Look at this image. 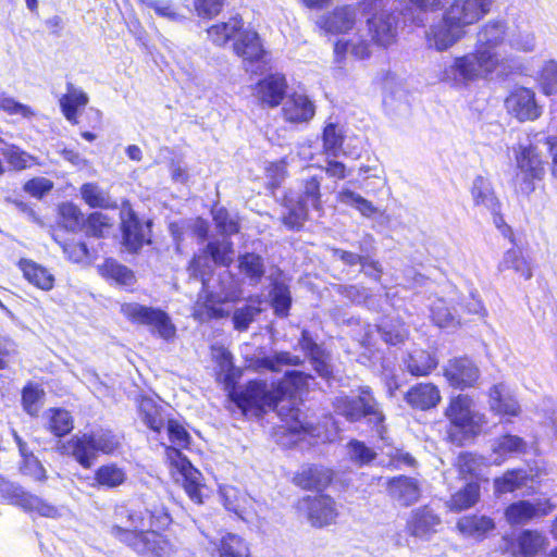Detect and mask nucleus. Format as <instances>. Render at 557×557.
I'll list each match as a JSON object with an SVG mask.
<instances>
[{
	"instance_id": "e2e57ef3",
	"label": "nucleus",
	"mask_w": 557,
	"mask_h": 557,
	"mask_svg": "<svg viewBox=\"0 0 557 557\" xmlns=\"http://www.w3.org/2000/svg\"><path fill=\"white\" fill-rule=\"evenodd\" d=\"M143 2L151 8L156 14L170 21H183L185 15L180 12L171 0H143Z\"/></svg>"
},
{
	"instance_id": "4468645a",
	"label": "nucleus",
	"mask_w": 557,
	"mask_h": 557,
	"mask_svg": "<svg viewBox=\"0 0 557 557\" xmlns=\"http://www.w3.org/2000/svg\"><path fill=\"white\" fill-rule=\"evenodd\" d=\"M123 244L131 251H137L150 243V222L143 224L131 208L121 210Z\"/></svg>"
},
{
	"instance_id": "bf43d9fd",
	"label": "nucleus",
	"mask_w": 557,
	"mask_h": 557,
	"mask_svg": "<svg viewBox=\"0 0 557 557\" xmlns=\"http://www.w3.org/2000/svg\"><path fill=\"white\" fill-rule=\"evenodd\" d=\"M383 102L386 112L391 116L406 117L410 113V104L404 91H399L397 96L394 94L385 95Z\"/></svg>"
},
{
	"instance_id": "393cba45",
	"label": "nucleus",
	"mask_w": 557,
	"mask_h": 557,
	"mask_svg": "<svg viewBox=\"0 0 557 557\" xmlns=\"http://www.w3.org/2000/svg\"><path fill=\"white\" fill-rule=\"evenodd\" d=\"M405 399L412 408L429 410L437 406L441 393L438 387L432 383H420L407 392Z\"/></svg>"
},
{
	"instance_id": "4c0bfd02",
	"label": "nucleus",
	"mask_w": 557,
	"mask_h": 557,
	"mask_svg": "<svg viewBox=\"0 0 557 557\" xmlns=\"http://www.w3.org/2000/svg\"><path fill=\"white\" fill-rule=\"evenodd\" d=\"M471 194L476 206H482L492 213L498 211V200L494 195L490 182L483 176L474 178Z\"/></svg>"
},
{
	"instance_id": "774afa93",
	"label": "nucleus",
	"mask_w": 557,
	"mask_h": 557,
	"mask_svg": "<svg viewBox=\"0 0 557 557\" xmlns=\"http://www.w3.org/2000/svg\"><path fill=\"white\" fill-rule=\"evenodd\" d=\"M212 213L215 226L221 234L230 236L238 232L237 222L231 218L225 209H214Z\"/></svg>"
},
{
	"instance_id": "c9c22d12",
	"label": "nucleus",
	"mask_w": 557,
	"mask_h": 557,
	"mask_svg": "<svg viewBox=\"0 0 557 557\" xmlns=\"http://www.w3.org/2000/svg\"><path fill=\"white\" fill-rule=\"evenodd\" d=\"M301 359L298 356L292 355L288 351H275L271 356L260 357L251 361L250 366L256 371L263 369L273 372L281 371L284 366H298Z\"/></svg>"
},
{
	"instance_id": "20e7f679",
	"label": "nucleus",
	"mask_w": 557,
	"mask_h": 557,
	"mask_svg": "<svg viewBox=\"0 0 557 557\" xmlns=\"http://www.w3.org/2000/svg\"><path fill=\"white\" fill-rule=\"evenodd\" d=\"M169 441L172 445L165 446V458L170 465L174 480L185 490L188 497L195 504L202 503L201 473L193 467L190 461L182 454V448H187L190 436L183 425L176 420L166 423Z\"/></svg>"
},
{
	"instance_id": "ea45409f",
	"label": "nucleus",
	"mask_w": 557,
	"mask_h": 557,
	"mask_svg": "<svg viewBox=\"0 0 557 557\" xmlns=\"http://www.w3.org/2000/svg\"><path fill=\"white\" fill-rule=\"evenodd\" d=\"M216 546L219 557H250L245 541L236 534L227 533L219 542L211 541Z\"/></svg>"
},
{
	"instance_id": "7c9ffc66",
	"label": "nucleus",
	"mask_w": 557,
	"mask_h": 557,
	"mask_svg": "<svg viewBox=\"0 0 557 557\" xmlns=\"http://www.w3.org/2000/svg\"><path fill=\"white\" fill-rule=\"evenodd\" d=\"M457 529L463 536L481 541L495 529V523L486 516H465L458 520Z\"/></svg>"
},
{
	"instance_id": "58836bf2",
	"label": "nucleus",
	"mask_w": 557,
	"mask_h": 557,
	"mask_svg": "<svg viewBox=\"0 0 557 557\" xmlns=\"http://www.w3.org/2000/svg\"><path fill=\"white\" fill-rule=\"evenodd\" d=\"M239 271L248 278L250 285H257L265 273L263 258L253 252H247L238 259Z\"/></svg>"
},
{
	"instance_id": "7ed1b4c3",
	"label": "nucleus",
	"mask_w": 557,
	"mask_h": 557,
	"mask_svg": "<svg viewBox=\"0 0 557 557\" xmlns=\"http://www.w3.org/2000/svg\"><path fill=\"white\" fill-rule=\"evenodd\" d=\"M310 375L305 372L286 371L277 383L269 384L262 380H251L245 385L230 393L231 399L247 414L261 416L270 410H275L282 401L292 398L293 395L305 387Z\"/></svg>"
},
{
	"instance_id": "c756f323",
	"label": "nucleus",
	"mask_w": 557,
	"mask_h": 557,
	"mask_svg": "<svg viewBox=\"0 0 557 557\" xmlns=\"http://www.w3.org/2000/svg\"><path fill=\"white\" fill-rule=\"evenodd\" d=\"M513 152L516 169L527 172L532 171L535 173H545L541 152L532 141H528L525 144L520 143L516 148H513Z\"/></svg>"
},
{
	"instance_id": "dca6fc26",
	"label": "nucleus",
	"mask_w": 557,
	"mask_h": 557,
	"mask_svg": "<svg viewBox=\"0 0 557 557\" xmlns=\"http://www.w3.org/2000/svg\"><path fill=\"white\" fill-rule=\"evenodd\" d=\"M444 376L450 386L465 389L474 385L480 371L469 358H454L444 367Z\"/></svg>"
},
{
	"instance_id": "2eb2a0df",
	"label": "nucleus",
	"mask_w": 557,
	"mask_h": 557,
	"mask_svg": "<svg viewBox=\"0 0 557 557\" xmlns=\"http://www.w3.org/2000/svg\"><path fill=\"white\" fill-rule=\"evenodd\" d=\"M505 103L508 112L522 122L536 120L542 114L534 91L525 87L516 88Z\"/></svg>"
},
{
	"instance_id": "72a5a7b5",
	"label": "nucleus",
	"mask_w": 557,
	"mask_h": 557,
	"mask_svg": "<svg viewBox=\"0 0 557 557\" xmlns=\"http://www.w3.org/2000/svg\"><path fill=\"white\" fill-rule=\"evenodd\" d=\"M18 267L24 277L38 288L50 290L53 287L54 276L46 268L26 259H22Z\"/></svg>"
},
{
	"instance_id": "8fccbe9b",
	"label": "nucleus",
	"mask_w": 557,
	"mask_h": 557,
	"mask_svg": "<svg viewBox=\"0 0 557 557\" xmlns=\"http://www.w3.org/2000/svg\"><path fill=\"white\" fill-rule=\"evenodd\" d=\"M0 110L8 115L20 116L26 120H30L36 115L32 107L18 102L5 92H0Z\"/></svg>"
},
{
	"instance_id": "864d4df0",
	"label": "nucleus",
	"mask_w": 557,
	"mask_h": 557,
	"mask_svg": "<svg viewBox=\"0 0 557 557\" xmlns=\"http://www.w3.org/2000/svg\"><path fill=\"white\" fill-rule=\"evenodd\" d=\"M483 466V458L472 453H461L456 460V467L463 478L480 475Z\"/></svg>"
},
{
	"instance_id": "f3484780",
	"label": "nucleus",
	"mask_w": 557,
	"mask_h": 557,
	"mask_svg": "<svg viewBox=\"0 0 557 557\" xmlns=\"http://www.w3.org/2000/svg\"><path fill=\"white\" fill-rule=\"evenodd\" d=\"M397 14L389 11L374 13L368 18L371 39L382 47L392 45L397 36Z\"/></svg>"
},
{
	"instance_id": "f704fd0d",
	"label": "nucleus",
	"mask_w": 557,
	"mask_h": 557,
	"mask_svg": "<svg viewBox=\"0 0 557 557\" xmlns=\"http://www.w3.org/2000/svg\"><path fill=\"white\" fill-rule=\"evenodd\" d=\"M95 485L103 488H116L123 485L127 479L124 468L114 462L102 465L95 471Z\"/></svg>"
},
{
	"instance_id": "f257e3e1",
	"label": "nucleus",
	"mask_w": 557,
	"mask_h": 557,
	"mask_svg": "<svg viewBox=\"0 0 557 557\" xmlns=\"http://www.w3.org/2000/svg\"><path fill=\"white\" fill-rule=\"evenodd\" d=\"M508 28L507 21L500 17L482 24L476 33L474 51L455 58L444 67L442 79L461 85L490 77L500 65L496 49L506 41Z\"/></svg>"
},
{
	"instance_id": "aec40b11",
	"label": "nucleus",
	"mask_w": 557,
	"mask_h": 557,
	"mask_svg": "<svg viewBox=\"0 0 557 557\" xmlns=\"http://www.w3.org/2000/svg\"><path fill=\"white\" fill-rule=\"evenodd\" d=\"M63 453L72 456L83 468L89 469L98 454L88 433L75 435L63 445Z\"/></svg>"
},
{
	"instance_id": "4d7b16f0",
	"label": "nucleus",
	"mask_w": 557,
	"mask_h": 557,
	"mask_svg": "<svg viewBox=\"0 0 557 557\" xmlns=\"http://www.w3.org/2000/svg\"><path fill=\"white\" fill-rule=\"evenodd\" d=\"M527 443L523 438L512 435L506 434L496 440L494 444V453L500 456H506L509 454H520L525 450Z\"/></svg>"
},
{
	"instance_id": "0e129e2a",
	"label": "nucleus",
	"mask_w": 557,
	"mask_h": 557,
	"mask_svg": "<svg viewBox=\"0 0 557 557\" xmlns=\"http://www.w3.org/2000/svg\"><path fill=\"white\" fill-rule=\"evenodd\" d=\"M379 332L383 341L391 345L403 343L408 335V331L403 324L394 325L388 322H383L379 326Z\"/></svg>"
},
{
	"instance_id": "c03bdc74",
	"label": "nucleus",
	"mask_w": 557,
	"mask_h": 557,
	"mask_svg": "<svg viewBox=\"0 0 557 557\" xmlns=\"http://www.w3.org/2000/svg\"><path fill=\"white\" fill-rule=\"evenodd\" d=\"M480 486L475 482L468 483L462 490L453 495L450 509L456 511L466 510L479 500Z\"/></svg>"
},
{
	"instance_id": "c85d7f7f",
	"label": "nucleus",
	"mask_w": 557,
	"mask_h": 557,
	"mask_svg": "<svg viewBox=\"0 0 557 557\" xmlns=\"http://www.w3.org/2000/svg\"><path fill=\"white\" fill-rule=\"evenodd\" d=\"M332 481V472L315 465L302 466L300 471L294 476V482L305 490H320L325 487Z\"/></svg>"
},
{
	"instance_id": "2f4dec72",
	"label": "nucleus",
	"mask_w": 557,
	"mask_h": 557,
	"mask_svg": "<svg viewBox=\"0 0 557 557\" xmlns=\"http://www.w3.org/2000/svg\"><path fill=\"white\" fill-rule=\"evenodd\" d=\"M332 253L334 258L339 259L346 265L352 267L356 264H361V271L367 276L375 281H380L383 270L379 261L368 259L367 257L359 253L346 251L339 248H333Z\"/></svg>"
},
{
	"instance_id": "13d9d810",
	"label": "nucleus",
	"mask_w": 557,
	"mask_h": 557,
	"mask_svg": "<svg viewBox=\"0 0 557 557\" xmlns=\"http://www.w3.org/2000/svg\"><path fill=\"white\" fill-rule=\"evenodd\" d=\"M350 460L358 466H367L376 457V453L363 442L351 440L347 444Z\"/></svg>"
},
{
	"instance_id": "ddd939ff",
	"label": "nucleus",
	"mask_w": 557,
	"mask_h": 557,
	"mask_svg": "<svg viewBox=\"0 0 557 557\" xmlns=\"http://www.w3.org/2000/svg\"><path fill=\"white\" fill-rule=\"evenodd\" d=\"M239 294L236 289H227L221 293H210L206 296L199 295L194 307V317L200 322L211 319H220L227 315V312L219 305L237 300Z\"/></svg>"
},
{
	"instance_id": "79ce46f5",
	"label": "nucleus",
	"mask_w": 557,
	"mask_h": 557,
	"mask_svg": "<svg viewBox=\"0 0 557 557\" xmlns=\"http://www.w3.org/2000/svg\"><path fill=\"white\" fill-rule=\"evenodd\" d=\"M543 543L544 539L537 532L525 530L516 540L515 554L518 557H532L542 548Z\"/></svg>"
},
{
	"instance_id": "6ab92c4d",
	"label": "nucleus",
	"mask_w": 557,
	"mask_h": 557,
	"mask_svg": "<svg viewBox=\"0 0 557 557\" xmlns=\"http://www.w3.org/2000/svg\"><path fill=\"white\" fill-rule=\"evenodd\" d=\"M441 518L428 506L411 511L407 521L408 532L416 537H429L437 531Z\"/></svg>"
},
{
	"instance_id": "1a4fd4ad",
	"label": "nucleus",
	"mask_w": 557,
	"mask_h": 557,
	"mask_svg": "<svg viewBox=\"0 0 557 557\" xmlns=\"http://www.w3.org/2000/svg\"><path fill=\"white\" fill-rule=\"evenodd\" d=\"M446 416L454 425L472 433L478 432L486 423L485 416L475 409L474 401L468 395L453 398Z\"/></svg>"
},
{
	"instance_id": "09e8293b",
	"label": "nucleus",
	"mask_w": 557,
	"mask_h": 557,
	"mask_svg": "<svg viewBox=\"0 0 557 557\" xmlns=\"http://www.w3.org/2000/svg\"><path fill=\"white\" fill-rule=\"evenodd\" d=\"M139 414L143 422L157 433L164 426V419L160 408L150 399H144L140 403Z\"/></svg>"
},
{
	"instance_id": "b1692460",
	"label": "nucleus",
	"mask_w": 557,
	"mask_h": 557,
	"mask_svg": "<svg viewBox=\"0 0 557 557\" xmlns=\"http://www.w3.org/2000/svg\"><path fill=\"white\" fill-rule=\"evenodd\" d=\"M336 517V504L330 496L319 495L309 502L308 519L313 527L329 525L335 521Z\"/></svg>"
},
{
	"instance_id": "473e14b6",
	"label": "nucleus",
	"mask_w": 557,
	"mask_h": 557,
	"mask_svg": "<svg viewBox=\"0 0 557 557\" xmlns=\"http://www.w3.org/2000/svg\"><path fill=\"white\" fill-rule=\"evenodd\" d=\"M243 28V20L238 15L232 16L227 22L212 25L207 29L208 38L215 46H224L235 36H239Z\"/></svg>"
},
{
	"instance_id": "680f3d73",
	"label": "nucleus",
	"mask_w": 557,
	"mask_h": 557,
	"mask_svg": "<svg viewBox=\"0 0 557 557\" xmlns=\"http://www.w3.org/2000/svg\"><path fill=\"white\" fill-rule=\"evenodd\" d=\"M271 295L274 312L280 317H286L292 305V297L287 286L275 284Z\"/></svg>"
},
{
	"instance_id": "6e6d98bb",
	"label": "nucleus",
	"mask_w": 557,
	"mask_h": 557,
	"mask_svg": "<svg viewBox=\"0 0 557 557\" xmlns=\"http://www.w3.org/2000/svg\"><path fill=\"white\" fill-rule=\"evenodd\" d=\"M543 176L544 173L527 172L516 169L512 178L513 188L516 193L528 196L535 189V181H541Z\"/></svg>"
},
{
	"instance_id": "338daca9",
	"label": "nucleus",
	"mask_w": 557,
	"mask_h": 557,
	"mask_svg": "<svg viewBox=\"0 0 557 557\" xmlns=\"http://www.w3.org/2000/svg\"><path fill=\"white\" fill-rule=\"evenodd\" d=\"M224 2L225 0H194L193 4L199 17L211 20L220 14Z\"/></svg>"
},
{
	"instance_id": "5fc2aeb1",
	"label": "nucleus",
	"mask_w": 557,
	"mask_h": 557,
	"mask_svg": "<svg viewBox=\"0 0 557 557\" xmlns=\"http://www.w3.org/2000/svg\"><path fill=\"white\" fill-rule=\"evenodd\" d=\"M22 508L25 511H35L46 518H58L60 516L59 509L55 506L30 493L23 500Z\"/></svg>"
},
{
	"instance_id": "a878e982",
	"label": "nucleus",
	"mask_w": 557,
	"mask_h": 557,
	"mask_svg": "<svg viewBox=\"0 0 557 557\" xmlns=\"http://www.w3.org/2000/svg\"><path fill=\"white\" fill-rule=\"evenodd\" d=\"M283 114L290 123L308 122L314 115V106L306 95L294 94L284 102Z\"/></svg>"
},
{
	"instance_id": "69168bd1",
	"label": "nucleus",
	"mask_w": 557,
	"mask_h": 557,
	"mask_svg": "<svg viewBox=\"0 0 557 557\" xmlns=\"http://www.w3.org/2000/svg\"><path fill=\"white\" fill-rule=\"evenodd\" d=\"M42 396L44 392L38 386L33 384L26 385L22 393V403L25 411L30 416L37 414Z\"/></svg>"
},
{
	"instance_id": "a18cd8bd",
	"label": "nucleus",
	"mask_w": 557,
	"mask_h": 557,
	"mask_svg": "<svg viewBox=\"0 0 557 557\" xmlns=\"http://www.w3.org/2000/svg\"><path fill=\"white\" fill-rule=\"evenodd\" d=\"M527 481V473L524 470L515 469L507 471L502 478L494 480L495 493L506 494L522 487Z\"/></svg>"
},
{
	"instance_id": "5701e85b",
	"label": "nucleus",
	"mask_w": 557,
	"mask_h": 557,
	"mask_svg": "<svg viewBox=\"0 0 557 557\" xmlns=\"http://www.w3.org/2000/svg\"><path fill=\"white\" fill-rule=\"evenodd\" d=\"M88 95L72 83L66 84V94L59 100L64 117L72 124H77L78 115L88 104Z\"/></svg>"
},
{
	"instance_id": "0eeeda50",
	"label": "nucleus",
	"mask_w": 557,
	"mask_h": 557,
	"mask_svg": "<svg viewBox=\"0 0 557 557\" xmlns=\"http://www.w3.org/2000/svg\"><path fill=\"white\" fill-rule=\"evenodd\" d=\"M285 206L288 213L284 215V224L290 228H298L308 219L309 208L321 209L320 181L312 176L306 181L304 193L294 200L287 197Z\"/></svg>"
},
{
	"instance_id": "bb28decb",
	"label": "nucleus",
	"mask_w": 557,
	"mask_h": 557,
	"mask_svg": "<svg viewBox=\"0 0 557 557\" xmlns=\"http://www.w3.org/2000/svg\"><path fill=\"white\" fill-rule=\"evenodd\" d=\"M407 372L413 376H426L436 369L438 360L432 352L414 348L403 360Z\"/></svg>"
},
{
	"instance_id": "37998d69",
	"label": "nucleus",
	"mask_w": 557,
	"mask_h": 557,
	"mask_svg": "<svg viewBox=\"0 0 557 557\" xmlns=\"http://www.w3.org/2000/svg\"><path fill=\"white\" fill-rule=\"evenodd\" d=\"M99 271L102 276L111 278L120 285L131 286L134 283L133 272L113 259H107L99 267Z\"/></svg>"
},
{
	"instance_id": "de8ad7c7",
	"label": "nucleus",
	"mask_w": 557,
	"mask_h": 557,
	"mask_svg": "<svg viewBox=\"0 0 557 557\" xmlns=\"http://www.w3.org/2000/svg\"><path fill=\"white\" fill-rule=\"evenodd\" d=\"M48 429L52 434L62 437L73 430V419L69 411L50 409Z\"/></svg>"
},
{
	"instance_id": "39448f33",
	"label": "nucleus",
	"mask_w": 557,
	"mask_h": 557,
	"mask_svg": "<svg viewBox=\"0 0 557 557\" xmlns=\"http://www.w3.org/2000/svg\"><path fill=\"white\" fill-rule=\"evenodd\" d=\"M333 407L336 413L343 416L349 422H357L367 419L377 435L384 438V420L385 416L380 404L374 398L369 386H360L358 396L349 397L347 395L336 396L333 400Z\"/></svg>"
},
{
	"instance_id": "49530a36",
	"label": "nucleus",
	"mask_w": 557,
	"mask_h": 557,
	"mask_svg": "<svg viewBox=\"0 0 557 557\" xmlns=\"http://www.w3.org/2000/svg\"><path fill=\"white\" fill-rule=\"evenodd\" d=\"M457 310L448 307L444 299H436L431 306V317L440 327H448L458 324Z\"/></svg>"
},
{
	"instance_id": "6e6552de",
	"label": "nucleus",
	"mask_w": 557,
	"mask_h": 557,
	"mask_svg": "<svg viewBox=\"0 0 557 557\" xmlns=\"http://www.w3.org/2000/svg\"><path fill=\"white\" fill-rule=\"evenodd\" d=\"M495 0H453L445 11L467 32L487 16L495 7Z\"/></svg>"
},
{
	"instance_id": "9b49d317",
	"label": "nucleus",
	"mask_w": 557,
	"mask_h": 557,
	"mask_svg": "<svg viewBox=\"0 0 557 557\" xmlns=\"http://www.w3.org/2000/svg\"><path fill=\"white\" fill-rule=\"evenodd\" d=\"M467 36V30L444 11L442 18L430 26L426 41L437 51H446Z\"/></svg>"
},
{
	"instance_id": "603ef678",
	"label": "nucleus",
	"mask_w": 557,
	"mask_h": 557,
	"mask_svg": "<svg viewBox=\"0 0 557 557\" xmlns=\"http://www.w3.org/2000/svg\"><path fill=\"white\" fill-rule=\"evenodd\" d=\"M92 437V443L97 454L110 455L119 447V437L109 430H98L88 433Z\"/></svg>"
},
{
	"instance_id": "f8f14e48",
	"label": "nucleus",
	"mask_w": 557,
	"mask_h": 557,
	"mask_svg": "<svg viewBox=\"0 0 557 557\" xmlns=\"http://www.w3.org/2000/svg\"><path fill=\"white\" fill-rule=\"evenodd\" d=\"M359 16L358 5L344 4L318 16L315 25L326 34H342L352 29Z\"/></svg>"
},
{
	"instance_id": "a19ab883",
	"label": "nucleus",
	"mask_w": 557,
	"mask_h": 557,
	"mask_svg": "<svg viewBox=\"0 0 557 557\" xmlns=\"http://www.w3.org/2000/svg\"><path fill=\"white\" fill-rule=\"evenodd\" d=\"M336 199L338 202L345 206L355 208L360 212L361 215L366 218L372 216L377 211L371 201L355 193L347 186H343L342 189L338 190L336 194Z\"/></svg>"
},
{
	"instance_id": "cd10ccee",
	"label": "nucleus",
	"mask_w": 557,
	"mask_h": 557,
	"mask_svg": "<svg viewBox=\"0 0 557 557\" xmlns=\"http://www.w3.org/2000/svg\"><path fill=\"white\" fill-rule=\"evenodd\" d=\"M490 407L499 416L517 417L520 413L518 401L503 383L496 384L491 388Z\"/></svg>"
},
{
	"instance_id": "3c124183",
	"label": "nucleus",
	"mask_w": 557,
	"mask_h": 557,
	"mask_svg": "<svg viewBox=\"0 0 557 557\" xmlns=\"http://www.w3.org/2000/svg\"><path fill=\"white\" fill-rule=\"evenodd\" d=\"M233 244L228 238L210 242L206 251L210 255L214 263L219 265H228L233 260Z\"/></svg>"
},
{
	"instance_id": "423d86ee",
	"label": "nucleus",
	"mask_w": 557,
	"mask_h": 557,
	"mask_svg": "<svg viewBox=\"0 0 557 557\" xmlns=\"http://www.w3.org/2000/svg\"><path fill=\"white\" fill-rule=\"evenodd\" d=\"M122 313L131 321L150 326L161 338L169 342L176 335V327L171 318L161 309L147 307L139 304H124Z\"/></svg>"
},
{
	"instance_id": "052dcab7",
	"label": "nucleus",
	"mask_w": 557,
	"mask_h": 557,
	"mask_svg": "<svg viewBox=\"0 0 557 557\" xmlns=\"http://www.w3.org/2000/svg\"><path fill=\"white\" fill-rule=\"evenodd\" d=\"M539 83L543 92L547 96L557 94V62L546 61L540 72Z\"/></svg>"
},
{
	"instance_id": "4be33fe9",
	"label": "nucleus",
	"mask_w": 557,
	"mask_h": 557,
	"mask_svg": "<svg viewBox=\"0 0 557 557\" xmlns=\"http://www.w3.org/2000/svg\"><path fill=\"white\" fill-rule=\"evenodd\" d=\"M550 511L549 506L541 502L533 504L529 500H519L510 504L505 510V517L509 524H525L535 517L546 516Z\"/></svg>"
},
{
	"instance_id": "e433bc0d",
	"label": "nucleus",
	"mask_w": 557,
	"mask_h": 557,
	"mask_svg": "<svg viewBox=\"0 0 557 557\" xmlns=\"http://www.w3.org/2000/svg\"><path fill=\"white\" fill-rule=\"evenodd\" d=\"M507 270H512L525 281L532 277L531 265L520 249L511 248L504 253L498 264V271L505 272Z\"/></svg>"
},
{
	"instance_id": "a211bd4d",
	"label": "nucleus",
	"mask_w": 557,
	"mask_h": 557,
	"mask_svg": "<svg viewBox=\"0 0 557 557\" xmlns=\"http://www.w3.org/2000/svg\"><path fill=\"white\" fill-rule=\"evenodd\" d=\"M387 494L400 506H411L417 503L421 496V484L418 479L398 475L387 478L384 482Z\"/></svg>"
},
{
	"instance_id": "9d476101",
	"label": "nucleus",
	"mask_w": 557,
	"mask_h": 557,
	"mask_svg": "<svg viewBox=\"0 0 557 557\" xmlns=\"http://www.w3.org/2000/svg\"><path fill=\"white\" fill-rule=\"evenodd\" d=\"M233 48L234 52L243 59L246 71L255 74L263 71L265 50L257 32L242 28Z\"/></svg>"
},
{
	"instance_id": "412c9836",
	"label": "nucleus",
	"mask_w": 557,
	"mask_h": 557,
	"mask_svg": "<svg viewBox=\"0 0 557 557\" xmlns=\"http://www.w3.org/2000/svg\"><path fill=\"white\" fill-rule=\"evenodd\" d=\"M286 79L281 74H271L258 82L256 86V96L269 107H277L286 92Z\"/></svg>"
},
{
	"instance_id": "f03ea898",
	"label": "nucleus",
	"mask_w": 557,
	"mask_h": 557,
	"mask_svg": "<svg viewBox=\"0 0 557 557\" xmlns=\"http://www.w3.org/2000/svg\"><path fill=\"white\" fill-rule=\"evenodd\" d=\"M111 534L119 542L145 557H170L173 547L168 539L150 530L145 509L117 506Z\"/></svg>"
}]
</instances>
